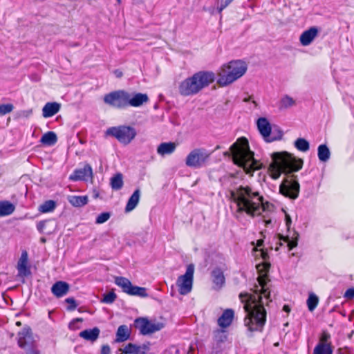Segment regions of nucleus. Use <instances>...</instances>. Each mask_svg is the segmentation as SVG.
Listing matches in <instances>:
<instances>
[{"label": "nucleus", "mask_w": 354, "mask_h": 354, "mask_svg": "<svg viewBox=\"0 0 354 354\" xmlns=\"http://www.w3.org/2000/svg\"><path fill=\"white\" fill-rule=\"evenodd\" d=\"M270 267L269 262L264 261L257 265V270L259 273L257 278L260 290H255L254 294L241 293L239 297L244 304V309L247 313L245 318V325L248 327L250 331L261 330L266 322V312L262 302V296L269 299L270 292L267 287V273Z\"/></svg>", "instance_id": "1"}, {"label": "nucleus", "mask_w": 354, "mask_h": 354, "mask_svg": "<svg viewBox=\"0 0 354 354\" xmlns=\"http://www.w3.org/2000/svg\"><path fill=\"white\" fill-rule=\"evenodd\" d=\"M230 195L232 202L236 206V217L239 216L238 214L242 213L254 217L265 210L263 196L250 186L240 185L231 190Z\"/></svg>", "instance_id": "2"}, {"label": "nucleus", "mask_w": 354, "mask_h": 354, "mask_svg": "<svg viewBox=\"0 0 354 354\" xmlns=\"http://www.w3.org/2000/svg\"><path fill=\"white\" fill-rule=\"evenodd\" d=\"M225 157H232L234 163L242 167L246 174H252L260 168L259 163L254 158V153L250 149L248 140L241 137L223 153Z\"/></svg>", "instance_id": "3"}, {"label": "nucleus", "mask_w": 354, "mask_h": 354, "mask_svg": "<svg viewBox=\"0 0 354 354\" xmlns=\"http://www.w3.org/2000/svg\"><path fill=\"white\" fill-rule=\"evenodd\" d=\"M271 158L269 170L273 179H277L281 173L291 174L300 170L304 163L302 159L296 158L287 151L274 152Z\"/></svg>", "instance_id": "4"}, {"label": "nucleus", "mask_w": 354, "mask_h": 354, "mask_svg": "<svg viewBox=\"0 0 354 354\" xmlns=\"http://www.w3.org/2000/svg\"><path fill=\"white\" fill-rule=\"evenodd\" d=\"M215 80L212 71H199L185 78L178 85V93L184 97L193 96L209 86Z\"/></svg>", "instance_id": "5"}, {"label": "nucleus", "mask_w": 354, "mask_h": 354, "mask_svg": "<svg viewBox=\"0 0 354 354\" xmlns=\"http://www.w3.org/2000/svg\"><path fill=\"white\" fill-rule=\"evenodd\" d=\"M247 68L246 63L241 60L231 61L223 65L218 72V84L225 86L233 83L245 73Z\"/></svg>", "instance_id": "6"}, {"label": "nucleus", "mask_w": 354, "mask_h": 354, "mask_svg": "<svg viewBox=\"0 0 354 354\" xmlns=\"http://www.w3.org/2000/svg\"><path fill=\"white\" fill-rule=\"evenodd\" d=\"M212 152L199 147L192 149L185 158V164L192 168H201L209 162Z\"/></svg>", "instance_id": "7"}, {"label": "nucleus", "mask_w": 354, "mask_h": 354, "mask_svg": "<svg viewBox=\"0 0 354 354\" xmlns=\"http://www.w3.org/2000/svg\"><path fill=\"white\" fill-rule=\"evenodd\" d=\"M106 134L115 138L120 143L127 145L135 138L137 132L133 127L123 125L108 129Z\"/></svg>", "instance_id": "8"}, {"label": "nucleus", "mask_w": 354, "mask_h": 354, "mask_svg": "<svg viewBox=\"0 0 354 354\" xmlns=\"http://www.w3.org/2000/svg\"><path fill=\"white\" fill-rule=\"evenodd\" d=\"M128 97L129 92L118 90L106 94L104 96V102L112 107L121 109L127 107Z\"/></svg>", "instance_id": "9"}, {"label": "nucleus", "mask_w": 354, "mask_h": 354, "mask_svg": "<svg viewBox=\"0 0 354 354\" xmlns=\"http://www.w3.org/2000/svg\"><path fill=\"white\" fill-rule=\"evenodd\" d=\"M194 266L192 264L187 266L186 272L184 274L178 277L176 286L178 288V292L182 295L189 293L192 290L194 281Z\"/></svg>", "instance_id": "10"}, {"label": "nucleus", "mask_w": 354, "mask_h": 354, "mask_svg": "<svg viewBox=\"0 0 354 354\" xmlns=\"http://www.w3.org/2000/svg\"><path fill=\"white\" fill-rule=\"evenodd\" d=\"M115 283L122 289L124 292L129 295L139 296L141 297H147L148 296L145 288L133 286L131 282L125 277H115Z\"/></svg>", "instance_id": "11"}, {"label": "nucleus", "mask_w": 354, "mask_h": 354, "mask_svg": "<svg viewBox=\"0 0 354 354\" xmlns=\"http://www.w3.org/2000/svg\"><path fill=\"white\" fill-rule=\"evenodd\" d=\"M135 322L142 335L153 333L160 330L164 327V324L161 322L149 321L143 317L136 319Z\"/></svg>", "instance_id": "12"}, {"label": "nucleus", "mask_w": 354, "mask_h": 354, "mask_svg": "<svg viewBox=\"0 0 354 354\" xmlns=\"http://www.w3.org/2000/svg\"><path fill=\"white\" fill-rule=\"evenodd\" d=\"M280 193L283 196L295 199L299 193V184L297 180H286L279 187Z\"/></svg>", "instance_id": "13"}, {"label": "nucleus", "mask_w": 354, "mask_h": 354, "mask_svg": "<svg viewBox=\"0 0 354 354\" xmlns=\"http://www.w3.org/2000/svg\"><path fill=\"white\" fill-rule=\"evenodd\" d=\"M18 345L26 351L34 346L31 330L28 327L24 328L18 333Z\"/></svg>", "instance_id": "14"}, {"label": "nucleus", "mask_w": 354, "mask_h": 354, "mask_svg": "<svg viewBox=\"0 0 354 354\" xmlns=\"http://www.w3.org/2000/svg\"><path fill=\"white\" fill-rule=\"evenodd\" d=\"M93 177V170L89 165H85L83 168L77 169L69 176L73 181L87 180Z\"/></svg>", "instance_id": "15"}, {"label": "nucleus", "mask_w": 354, "mask_h": 354, "mask_svg": "<svg viewBox=\"0 0 354 354\" xmlns=\"http://www.w3.org/2000/svg\"><path fill=\"white\" fill-rule=\"evenodd\" d=\"M319 29L315 26L310 27L309 29L304 31L299 37L301 44L304 46H309L317 37Z\"/></svg>", "instance_id": "16"}, {"label": "nucleus", "mask_w": 354, "mask_h": 354, "mask_svg": "<svg viewBox=\"0 0 354 354\" xmlns=\"http://www.w3.org/2000/svg\"><path fill=\"white\" fill-rule=\"evenodd\" d=\"M149 101L148 95L145 93H129L127 106L138 107Z\"/></svg>", "instance_id": "17"}, {"label": "nucleus", "mask_w": 354, "mask_h": 354, "mask_svg": "<svg viewBox=\"0 0 354 354\" xmlns=\"http://www.w3.org/2000/svg\"><path fill=\"white\" fill-rule=\"evenodd\" d=\"M18 275L21 277H25L30 274V268L28 266V254L26 251L23 252L17 263Z\"/></svg>", "instance_id": "18"}, {"label": "nucleus", "mask_w": 354, "mask_h": 354, "mask_svg": "<svg viewBox=\"0 0 354 354\" xmlns=\"http://www.w3.org/2000/svg\"><path fill=\"white\" fill-rule=\"evenodd\" d=\"M258 129L266 141L270 142L269 139L271 133V126L266 118H260L257 122Z\"/></svg>", "instance_id": "19"}, {"label": "nucleus", "mask_w": 354, "mask_h": 354, "mask_svg": "<svg viewBox=\"0 0 354 354\" xmlns=\"http://www.w3.org/2000/svg\"><path fill=\"white\" fill-rule=\"evenodd\" d=\"M69 290V285L64 281H57L51 287L53 294L57 297H62L67 294Z\"/></svg>", "instance_id": "20"}, {"label": "nucleus", "mask_w": 354, "mask_h": 354, "mask_svg": "<svg viewBox=\"0 0 354 354\" xmlns=\"http://www.w3.org/2000/svg\"><path fill=\"white\" fill-rule=\"evenodd\" d=\"M61 104L57 102H47L42 109V115L44 118H50L59 112Z\"/></svg>", "instance_id": "21"}, {"label": "nucleus", "mask_w": 354, "mask_h": 354, "mask_svg": "<svg viewBox=\"0 0 354 354\" xmlns=\"http://www.w3.org/2000/svg\"><path fill=\"white\" fill-rule=\"evenodd\" d=\"M234 311L232 309L225 310L218 319V324L221 328H227L232 322Z\"/></svg>", "instance_id": "22"}, {"label": "nucleus", "mask_w": 354, "mask_h": 354, "mask_svg": "<svg viewBox=\"0 0 354 354\" xmlns=\"http://www.w3.org/2000/svg\"><path fill=\"white\" fill-rule=\"evenodd\" d=\"M211 276L215 286L214 288L220 289L225 283V277L223 271L216 268L212 271Z\"/></svg>", "instance_id": "23"}, {"label": "nucleus", "mask_w": 354, "mask_h": 354, "mask_svg": "<svg viewBox=\"0 0 354 354\" xmlns=\"http://www.w3.org/2000/svg\"><path fill=\"white\" fill-rule=\"evenodd\" d=\"M176 148V144L174 142H162L157 148V153L161 156L170 155L173 153Z\"/></svg>", "instance_id": "24"}, {"label": "nucleus", "mask_w": 354, "mask_h": 354, "mask_svg": "<svg viewBox=\"0 0 354 354\" xmlns=\"http://www.w3.org/2000/svg\"><path fill=\"white\" fill-rule=\"evenodd\" d=\"M131 329L127 325H121L116 332L115 342H123L130 338Z\"/></svg>", "instance_id": "25"}, {"label": "nucleus", "mask_w": 354, "mask_h": 354, "mask_svg": "<svg viewBox=\"0 0 354 354\" xmlns=\"http://www.w3.org/2000/svg\"><path fill=\"white\" fill-rule=\"evenodd\" d=\"M100 330L97 327L86 329L80 333V337L91 342H95L100 335Z\"/></svg>", "instance_id": "26"}, {"label": "nucleus", "mask_w": 354, "mask_h": 354, "mask_svg": "<svg viewBox=\"0 0 354 354\" xmlns=\"http://www.w3.org/2000/svg\"><path fill=\"white\" fill-rule=\"evenodd\" d=\"M299 234L296 232H294L293 236L291 237V239L289 238L288 236H283L282 235L279 236V246H281L283 245L282 241L284 243H287V246L288 247V250H291L294 248H295L297 245V241H298Z\"/></svg>", "instance_id": "27"}, {"label": "nucleus", "mask_w": 354, "mask_h": 354, "mask_svg": "<svg viewBox=\"0 0 354 354\" xmlns=\"http://www.w3.org/2000/svg\"><path fill=\"white\" fill-rule=\"evenodd\" d=\"M140 197V191L137 189L134 191L133 194L130 196L125 207V212H129L134 209L139 203Z\"/></svg>", "instance_id": "28"}, {"label": "nucleus", "mask_w": 354, "mask_h": 354, "mask_svg": "<svg viewBox=\"0 0 354 354\" xmlns=\"http://www.w3.org/2000/svg\"><path fill=\"white\" fill-rule=\"evenodd\" d=\"M15 209V206L8 201H0V217L10 215Z\"/></svg>", "instance_id": "29"}, {"label": "nucleus", "mask_w": 354, "mask_h": 354, "mask_svg": "<svg viewBox=\"0 0 354 354\" xmlns=\"http://www.w3.org/2000/svg\"><path fill=\"white\" fill-rule=\"evenodd\" d=\"M57 141V137L53 131H48L40 139V142L46 146H53Z\"/></svg>", "instance_id": "30"}, {"label": "nucleus", "mask_w": 354, "mask_h": 354, "mask_svg": "<svg viewBox=\"0 0 354 354\" xmlns=\"http://www.w3.org/2000/svg\"><path fill=\"white\" fill-rule=\"evenodd\" d=\"M68 201L73 206L80 207L87 204L88 200L86 196H68Z\"/></svg>", "instance_id": "31"}, {"label": "nucleus", "mask_w": 354, "mask_h": 354, "mask_svg": "<svg viewBox=\"0 0 354 354\" xmlns=\"http://www.w3.org/2000/svg\"><path fill=\"white\" fill-rule=\"evenodd\" d=\"M333 351L331 344L319 342L314 348L313 354H333Z\"/></svg>", "instance_id": "32"}, {"label": "nucleus", "mask_w": 354, "mask_h": 354, "mask_svg": "<svg viewBox=\"0 0 354 354\" xmlns=\"http://www.w3.org/2000/svg\"><path fill=\"white\" fill-rule=\"evenodd\" d=\"M317 156L319 160L322 162H327L330 156V152L326 145H321L317 149Z\"/></svg>", "instance_id": "33"}, {"label": "nucleus", "mask_w": 354, "mask_h": 354, "mask_svg": "<svg viewBox=\"0 0 354 354\" xmlns=\"http://www.w3.org/2000/svg\"><path fill=\"white\" fill-rule=\"evenodd\" d=\"M295 105V100L289 95H284L281 97L279 102L278 107L279 109H286Z\"/></svg>", "instance_id": "34"}, {"label": "nucleus", "mask_w": 354, "mask_h": 354, "mask_svg": "<svg viewBox=\"0 0 354 354\" xmlns=\"http://www.w3.org/2000/svg\"><path fill=\"white\" fill-rule=\"evenodd\" d=\"M294 145L300 151L306 152L309 150V142L304 138H299L295 141Z\"/></svg>", "instance_id": "35"}, {"label": "nucleus", "mask_w": 354, "mask_h": 354, "mask_svg": "<svg viewBox=\"0 0 354 354\" xmlns=\"http://www.w3.org/2000/svg\"><path fill=\"white\" fill-rule=\"evenodd\" d=\"M111 185L112 189L115 190L120 189L123 186L122 175L121 174H117L113 176L111 179Z\"/></svg>", "instance_id": "36"}, {"label": "nucleus", "mask_w": 354, "mask_h": 354, "mask_svg": "<svg viewBox=\"0 0 354 354\" xmlns=\"http://www.w3.org/2000/svg\"><path fill=\"white\" fill-rule=\"evenodd\" d=\"M55 202L52 200H48L45 201L39 207V211L41 213L50 212L55 209Z\"/></svg>", "instance_id": "37"}, {"label": "nucleus", "mask_w": 354, "mask_h": 354, "mask_svg": "<svg viewBox=\"0 0 354 354\" xmlns=\"http://www.w3.org/2000/svg\"><path fill=\"white\" fill-rule=\"evenodd\" d=\"M318 297L314 295L310 294L307 299V305L310 311H313L318 304Z\"/></svg>", "instance_id": "38"}, {"label": "nucleus", "mask_w": 354, "mask_h": 354, "mask_svg": "<svg viewBox=\"0 0 354 354\" xmlns=\"http://www.w3.org/2000/svg\"><path fill=\"white\" fill-rule=\"evenodd\" d=\"M150 350V344L145 343L142 345H136L133 354H147Z\"/></svg>", "instance_id": "39"}, {"label": "nucleus", "mask_w": 354, "mask_h": 354, "mask_svg": "<svg viewBox=\"0 0 354 354\" xmlns=\"http://www.w3.org/2000/svg\"><path fill=\"white\" fill-rule=\"evenodd\" d=\"M14 106L12 104H4L0 105V115H4L12 111Z\"/></svg>", "instance_id": "40"}, {"label": "nucleus", "mask_w": 354, "mask_h": 354, "mask_svg": "<svg viewBox=\"0 0 354 354\" xmlns=\"http://www.w3.org/2000/svg\"><path fill=\"white\" fill-rule=\"evenodd\" d=\"M115 293L113 292H109L104 295L102 301L106 304H112L115 300Z\"/></svg>", "instance_id": "41"}, {"label": "nucleus", "mask_w": 354, "mask_h": 354, "mask_svg": "<svg viewBox=\"0 0 354 354\" xmlns=\"http://www.w3.org/2000/svg\"><path fill=\"white\" fill-rule=\"evenodd\" d=\"M110 214L109 212H103L97 216L95 220L97 224H102L107 221L110 218Z\"/></svg>", "instance_id": "42"}, {"label": "nucleus", "mask_w": 354, "mask_h": 354, "mask_svg": "<svg viewBox=\"0 0 354 354\" xmlns=\"http://www.w3.org/2000/svg\"><path fill=\"white\" fill-rule=\"evenodd\" d=\"M234 0H220V5L217 7L218 13H221L222 11L228 6Z\"/></svg>", "instance_id": "43"}, {"label": "nucleus", "mask_w": 354, "mask_h": 354, "mask_svg": "<svg viewBox=\"0 0 354 354\" xmlns=\"http://www.w3.org/2000/svg\"><path fill=\"white\" fill-rule=\"evenodd\" d=\"M65 301L70 304V306L68 308V310H73L76 308L77 304L73 298H67L66 299Z\"/></svg>", "instance_id": "44"}, {"label": "nucleus", "mask_w": 354, "mask_h": 354, "mask_svg": "<svg viewBox=\"0 0 354 354\" xmlns=\"http://www.w3.org/2000/svg\"><path fill=\"white\" fill-rule=\"evenodd\" d=\"M344 297L352 299L354 298V288H348L344 293Z\"/></svg>", "instance_id": "45"}, {"label": "nucleus", "mask_w": 354, "mask_h": 354, "mask_svg": "<svg viewBox=\"0 0 354 354\" xmlns=\"http://www.w3.org/2000/svg\"><path fill=\"white\" fill-rule=\"evenodd\" d=\"M330 336L328 333L324 332L320 337L319 342H324L325 344H328V341L330 339ZM329 344H330L329 342Z\"/></svg>", "instance_id": "46"}, {"label": "nucleus", "mask_w": 354, "mask_h": 354, "mask_svg": "<svg viewBox=\"0 0 354 354\" xmlns=\"http://www.w3.org/2000/svg\"><path fill=\"white\" fill-rule=\"evenodd\" d=\"M101 354H111V348L109 345H103L101 348Z\"/></svg>", "instance_id": "47"}, {"label": "nucleus", "mask_w": 354, "mask_h": 354, "mask_svg": "<svg viewBox=\"0 0 354 354\" xmlns=\"http://www.w3.org/2000/svg\"><path fill=\"white\" fill-rule=\"evenodd\" d=\"M27 354H40L38 350L35 346L30 348L26 351Z\"/></svg>", "instance_id": "48"}, {"label": "nucleus", "mask_w": 354, "mask_h": 354, "mask_svg": "<svg viewBox=\"0 0 354 354\" xmlns=\"http://www.w3.org/2000/svg\"><path fill=\"white\" fill-rule=\"evenodd\" d=\"M169 354H179L180 350L176 346H171L169 349Z\"/></svg>", "instance_id": "49"}, {"label": "nucleus", "mask_w": 354, "mask_h": 354, "mask_svg": "<svg viewBox=\"0 0 354 354\" xmlns=\"http://www.w3.org/2000/svg\"><path fill=\"white\" fill-rule=\"evenodd\" d=\"M261 255L262 259L265 261L268 258V253L266 251H264L263 250H261Z\"/></svg>", "instance_id": "50"}, {"label": "nucleus", "mask_w": 354, "mask_h": 354, "mask_svg": "<svg viewBox=\"0 0 354 354\" xmlns=\"http://www.w3.org/2000/svg\"><path fill=\"white\" fill-rule=\"evenodd\" d=\"M286 225L288 226V227H289L291 223V218H290V216L286 215Z\"/></svg>", "instance_id": "51"}, {"label": "nucleus", "mask_w": 354, "mask_h": 354, "mask_svg": "<svg viewBox=\"0 0 354 354\" xmlns=\"http://www.w3.org/2000/svg\"><path fill=\"white\" fill-rule=\"evenodd\" d=\"M114 73L117 77H121L122 76V73L118 70L115 71Z\"/></svg>", "instance_id": "52"}, {"label": "nucleus", "mask_w": 354, "mask_h": 354, "mask_svg": "<svg viewBox=\"0 0 354 354\" xmlns=\"http://www.w3.org/2000/svg\"><path fill=\"white\" fill-rule=\"evenodd\" d=\"M82 322V318H77V319H74V320L73 321V322H71V323L70 324V325H69V327H70L71 328H72V325H73V323H74V322Z\"/></svg>", "instance_id": "53"}, {"label": "nucleus", "mask_w": 354, "mask_h": 354, "mask_svg": "<svg viewBox=\"0 0 354 354\" xmlns=\"http://www.w3.org/2000/svg\"><path fill=\"white\" fill-rule=\"evenodd\" d=\"M283 310L286 313H289L290 311V308L288 305H284Z\"/></svg>", "instance_id": "54"}, {"label": "nucleus", "mask_w": 354, "mask_h": 354, "mask_svg": "<svg viewBox=\"0 0 354 354\" xmlns=\"http://www.w3.org/2000/svg\"><path fill=\"white\" fill-rule=\"evenodd\" d=\"M263 239H259L257 241V247H261L263 245Z\"/></svg>", "instance_id": "55"}, {"label": "nucleus", "mask_w": 354, "mask_h": 354, "mask_svg": "<svg viewBox=\"0 0 354 354\" xmlns=\"http://www.w3.org/2000/svg\"><path fill=\"white\" fill-rule=\"evenodd\" d=\"M263 221L265 222L266 225H268L269 223H271L270 220H264Z\"/></svg>", "instance_id": "56"}, {"label": "nucleus", "mask_w": 354, "mask_h": 354, "mask_svg": "<svg viewBox=\"0 0 354 354\" xmlns=\"http://www.w3.org/2000/svg\"><path fill=\"white\" fill-rule=\"evenodd\" d=\"M221 148V147L219 145H217L215 148V150H218Z\"/></svg>", "instance_id": "57"}, {"label": "nucleus", "mask_w": 354, "mask_h": 354, "mask_svg": "<svg viewBox=\"0 0 354 354\" xmlns=\"http://www.w3.org/2000/svg\"><path fill=\"white\" fill-rule=\"evenodd\" d=\"M252 102H253V104H254V106H257V104L256 103V102H255V101H253Z\"/></svg>", "instance_id": "58"}, {"label": "nucleus", "mask_w": 354, "mask_h": 354, "mask_svg": "<svg viewBox=\"0 0 354 354\" xmlns=\"http://www.w3.org/2000/svg\"><path fill=\"white\" fill-rule=\"evenodd\" d=\"M17 326H20V325H21V322H17Z\"/></svg>", "instance_id": "59"}, {"label": "nucleus", "mask_w": 354, "mask_h": 354, "mask_svg": "<svg viewBox=\"0 0 354 354\" xmlns=\"http://www.w3.org/2000/svg\"><path fill=\"white\" fill-rule=\"evenodd\" d=\"M248 100H249V98H248H248H245V99H244V101H245V102H248Z\"/></svg>", "instance_id": "60"}, {"label": "nucleus", "mask_w": 354, "mask_h": 354, "mask_svg": "<svg viewBox=\"0 0 354 354\" xmlns=\"http://www.w3.org/2000/svg\"><path fill=\"white\" fill-rule=\"evenodd\" d=\"M41 241L42 242H45V239H41Z\"/></svg>", "instance_id": "61"}, {"label": "nucleus", "mask_w": 354, "mask_h": 354, "mask_svg": "<svg viewBox=\"0 0 354 354\" xmlns=\"http://www.w3.org/2000/svg\"><path fill=\"white\" fill-rule=\"evenodd\" d=\"M118 3H120L121 2V0H117Z\"/></svg>", "instance_id": "62"}, {"label": "nucleus", "mask_w": 354, "mask_h": 354, "mask_svg": "<svg viewBox=\"0 0 354 354\" xmlns=\"http://www.w3.org/2000/svg\"><path fill=\"white\" fill-rule=\"evenodd\" d=\"M275 250L277 251L279 250V247L277 246Z\"/></svg>", "instance_id": "63"}]
</instances>
